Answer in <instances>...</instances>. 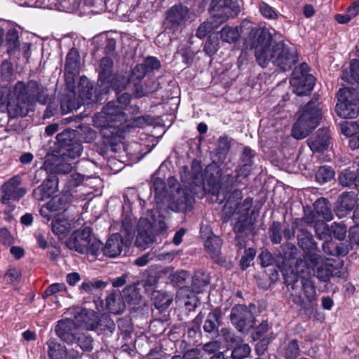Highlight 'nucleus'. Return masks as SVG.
Here are the masks:
<instances>
[{
	"instance_id": "1",
	"label": "nucleus",
	"mask_w": 359,
	"mask_h": 359,
	"mask_svg": "<svg viewBox=\"0 0 359 359\" xmlns=\"http://www.w3.org/2000/svg\"><path fill=\"white\" fill-rule=\"evenodd\" d=\"M98 325V316H74L59 320L55 332L67 344H76L83 351H90L93 339L84 330H93Z\"/></svg>"
},
{
	"instance_id": "2",
	"label": "nucleus",
	"mask_w": 359,
	"mask_h": 359,
	"mask_svg": "<svg viewBox=\"0 0 359 359\" xmlns=\"http://www.w3.org/2000/svg\"><path fill=\"white\" fill-rule=\"evenodd\" d=\"M322 118V104L319 95H314L299 111V116L292 128V136L297 140L309 136L319 126Z\"/></svg>"
},
{
	"instance_id": "3",
	"label": "nucleus",
	"mask_w": 359,
	"mask_h": 359,
	"mask_svg": "<svg viewBox=\"0 0 359 359\" xmlns=\"http://www.w3.org/2000/svg\"><path fill=\"white\" fill-rule=\"evenodd\" d=\"M131 82L129 76L122 72L114 74V62L109 57H104L100 60L98 71V90L107 95L110 90L116 95L124 90Z\"/></svg>"
},
{
	"instance_id": "4",
	"label": "nucleus",
	"mask_w": 359,
	"mask_h": 359,
	"mask_svg": "<svg viewBox=\"0 0 359 359\" xmlns=\"http://www.w3.org/2000/svg\"><path fill=\"white\" fill-rule=\"evenodd\" d=\"M65 244L70 250L95 258L100 254L102 247V243L94 236L90 226H82L74 231Z\"/></svg>"
},
{
	"instance_id": "5",
	"label": "nucleus",
	"mask_w": 359,
	"mask_h": 359,
	"mask_svg": "<svg viewBox=\"0 0 359 359\" xmlns=\"http://www.w3.org/2000/svg\"><path fill=\"white\" fill-rule=\"evenodd\" d=\"M20 27L12 25L6 29L5 33L3 32L1 28V47L5 50L4 53L8 55L9 60H18L20 58V53L21 51L23 57L28 60L31 57V46L32 44L28 42H25L21 44L20 40Z\"/></svg>"
},
{
	"instance_id": "6",
	"label": "nucleus",
	"mask_w": 359,
	"mask_h": 359,
	"mask_svg": "<svg viewBox=\"0 0 359 359\" xmlns=\"http://www.w3.org/2000/svg\"><path fill=\"white\" fill-rule=\"evenodd\" d=\"M83 146L76 138V131L73 129H65L56 136V156L67 161L81 156Z\"/></svg>"
},
{
	"instance_id": "7",
	"label": "nucleus",
	"mask_w": 359,
	"mask_h": 359,
	"mask_svg": "<svg viewBox=\"0 0 359 359\" xmlns=\"http://www.w3.org/2000/svg\"><path fill=\"white\" fill-rule=\"evenodd\" d=\"M6 109L10 118L25 117L32 109L24 81H18L15 84L13 93L8 96Z\"/></svg>"
},
{
	"instance_id": "8",
	"label": "nucleus",
	"mask_w": 359,
	"mask_h": 359,
	"mask_svg": "<svg viewBox=\"0 0 359 359\" xmlns=\"http://www.w3.org/2000/svg\"><path fill=\"white\" fill-rule=\"evenodd\" d=\"M299 55L295 48L289 46L283 41H278L272 46L268 54L267 65L271 61L281 71L291 70L297 64Z\"/></svg>"
},
{
	"instance_id": "9",
	"label": "nucleus",
	"mask_w": 359,
	"mask_h": 359,
	"mask_svg": "<svg viewBox=\"0 0 359 359\" xmlns=\"http://www.w3.org/2000/svg\"><path fill=\"white\" fill-rule=\"evenodd\" d=\"M338 102L335 107L337 115L353 119L359 115V91L353 88H340L337 93Z\"/></svg>"
},
{
	"instance_id": "10",
	"label": "nucleus",
	"mask_w": 359,
	"mask_h": 359,
	"mask_svg": "<svg viewBox=\"0 0 359 359\" xmlns=\"http://www.w3.org/2000/svg\"><path fill=\"white\" fill-rule=\"evenodd\" d=\"M189 10L182 4H175L165 13L162 26L167 34H180L187 20Z\"/></svg>"
},
{
	"instance_id": "11",
	"label": "nucleus",
	"mask_w": 359,
	"mask_h": 359,
	"mask_svg": "<svg viewBox=\"0 0 359 359\" xmlns=\"http://www.w3.org/2000/svg\"><path fill=\"white\" fill-rule=\"evenodd\" d=\"M250 36H252V47L255 49L256 60L262 67L267 66L268 54L271 46L273 36L269 30L266 28L252 29Z\"/></svg>"
},
{
	"instance_id": "12",
	"label": "nucleus",
	"mask_w": 359,
	"mask_h": 359,
	"mask_svg": "<svg viewBox=\"0 0 359 359\" xmlns=\"http://www.w3.org/2000/svg\"><path fill=\"white\" fill-rule=\"evenodd\" d=\"M300 285L302 294L292 292L291 301L301 310H304L306 314H318L313 304L316 301V291L313 283L309 278H302Z\"/></svg>"
},
{
	"instance_id": "13",
	"label": "nucleus",
	"mask_w": 359,
	"mask_h": 359,
	"mask_svg": "<svg viewBox=\"0 0 359 359\" xmlns=\"http://www.w3.org/2000/svg\"><path fill=\"white\" fill-rule=\"evenodd\" d=\"M123 302L126 309L130 313L149 314L153 313L151 304L147 302L140 292V289L134 285L126 286L123 290Z\"/></svg>"
},
{
	"instance_id": "14",
	"label": "nucleus",
	"mask_w": 359,
	"mask_h": 359,
	"mask_svg": "<svg viewBox=\"0 0 359 359\" xmlns=\"http://www.w3.org/2000/svg\"><path fill=\"white\" fill-rule=\"evenodd\" d=\"M209 11L220 22L236 17L241 11L238 3L232 0H212Z\"/></svg>"
},
{
	"instance_id": "15",
	"label": "nucleus",
	"mask_w": 359,
	"mask_h": 359,
	"mask_svg": "<svg viewBox=\"0 0 359 359\" xmlns=\"http://www.w3.org/2000/svg\"><path fill=\"white\" fill-rule=\"evenodd\" d=\"M306 264L313 269L314 275L322 282L329 281L336 269L330 259H325L320 255H309Z\"/></svg>"
},
{
	"instance_id": "16",
	"label": "nucleus",
	"mask_w": 359,
	"mask_h": 359,
	"mask_svg": "<svg viewBox=\"0 0 359 359\" xmlns=\"http://www.w3.org/2000/svg\"><path fill=\"white\" fill-rule=\"evenodd\" d=\"M194 204L195 198L189 189L177 188V194L170 198L168 207L173 212L186 213L194 209Z\"/></svg>"
},
{
	"instance_id": "17",
	"label": "nucleus",
	"mask_w": 359,
	"mask_h": 359,
	"mask_svg": "<svg viewBox=\"0 0 359 359\" xmlns=\"http://www.w3.org/2000/svg\"><path fill=\"white\" fill-rule=\"evenodd\" d=\"M251 217H240L235 222L233 231L235 233L236 246L240 249L246 246L247 238L255 234V224Z\"/></svg>"
},
{
	"instance_id": "18",
	"label": "nucleus",
	"mask_w": 359,
	"mask_h": 359,
	"mask_svg": "<svg viewBox=\"0 0 359 359\" xmlns=\"http://www.w3.org/2000/svg\"><path fill=\"white\" fill-rule=\"evenodd\" d=\"M21 183V177L19 175H14L1 186L2 203H6L10 200L18 201L26 194L27 189L20 187Z\"/></svg>"
},
{
	"instance_id": "19",
	"label": "nucleus",
	"mask_w": 359,
	"mask_h": 359,
	"mask_svg": "<svg viewBox=\"0 0 359 359\" xmlns=\"http://www.w3.org/2000/svg\"><path fill=\"white\" fill-rule=\"evenodd\" d=\"M357 202L355 192H343L336 201L333 210L339 218L346 217L353 212Z\"/></svg>"
},
{
	"instance_id": "20",
	"label": "nucleus",
	"mask_w": 359,
	"mask_h": 359,
	"mask_svg": "<svg viewBox=\"0 0 359 359\" xmlns=\"http://www.w3.org/2000/svg\"><path fill=\"white\" fill-rule=\"evenodd\" d=\"M331 140L329 128H322L309 137L307 143L313 153H322L328 149L331 144Z\"/></svg>"
},
{
	"instance_id": "21",
	"label": "nucleus",
	"mask_w": 359,
	"mask_h": 359,
	"mask_svg": "<svg viewBox=\"0 0 359 359\" xmlns=\"http://www.w3.org/2000/svg\"><path fill=\"white\" fill-rule=\"evenodd\" d=\"M79 95L85 103L90 104L101 102L103 100V97L106 95L98 90V81L94 88L93 84L90 81H86V85H84V81H83L81 79L79 85Z\"/></svg>"
},
{
	"instance_id": "22",
	"label": "nucleus",
	"mask_w": 359,
	"mask_h": 359,
	"mask_svg": "<svg viewBox=\"0 0 359 359\" xmlns=\"http://www.w3.org/2000/svg\"><path fill=\"white\" fill-rule=\"evenodd\" d=\"M300 233L297 235L299 246L304 252V259L307 262L309 255H319L318 243L315 241L313 235L304 229H299Z\"/></svg>"
},
{
	"instance_id": "23",
	"label": "nucleus",
	"mask_w": 359,
	"mask_h": 359,
	"mask_svg": "<svg viewBox=\"0 0 359 359\" xmlns=\"http://www.w3.org/2000/svg\"><path fill=\"white\" fill-rule=\"evenodd\" d=\"M102 114L108 123H118L121 125L126 121V114L122 107H119L114 100L109 101L103 107Z\"/></svg>"
},
{
	"instance_id": "24",
	"label": "nucleus",
	"mask_w": 359,
	"mask_h": 359,
	"mask_svg": "<svg viewBox=\"0 0 359 359\" xmlns=\"http://www.w3.org/2000/svg\"><path fill=\"white\" fill-rule=\"evenodd\" d=\"M27 95L29 98L32 107L33 108L36 102L41 104L47 103L48 95L43 93L40 84L36 80H29L25 82Z\"/></svg>"
},
{
	"instance_id": "25",
	"label": "nucleus",
	"mask_w": 359,
	"mask_h": 359,
	"mask_svg": "<svg viewBox=\"0 0 359 359\" xmlns=\"http://www.w3.org/2000/svg\"><path fill=\"white\" fill-rule=\"evenodd\" d=\"M125 310L123 294L114 291L106 297L102 314H122Z\"/></svg>"
},
{
	"instance_id": "26",
	"label": "nucleus",
	"mask_w": 359,
	"mask_h": 359,
	"mask_svg": "<svg viewBox=\"0 0 359 359\" xmlns=\"http://www.w3.org/2000/svg\"><path fill=\"white\" fill-rule=\"evenodd\" d=\"M316 78L313 76L306 77L294 76L291 77L290 82L294 88V93L299 96H304L310 94L313 89Z\"/></svg>"
},
{
	"instance_id": "27",
	"label": "nucleus",
	"mask_w": 359,
	"mask_h": 359,
	"mask_svg": "<svg viewBox=\"0 0 359 359\" xmlns=\"http://www.w3.org/2000/svg\"><path fill=\"white\" fill-rule=\"evenodd\" d=\"M123 243V238L121 233H113L107 241L105 245H102L101 251L107 257H116L121 253Z\"/></svg>"
},
{
	"instance_id": "28",
	"label": "nucleus",
	"mask_w": 359,
	"mask_h": 359,
	"mask_svg": "<svg viewBox=\"0 0 359 359\" xmlns=\"http://www.w3.org/2000/svg\"><path fill=\"white\" fill-rule=\"evenodd\" d=\"M255 156V153L249 147H245L243 149L241 156L242 164L236 169L235 178L240 177L245 178L250 175L254 165L253 158Z\"/></svg>"
},
{
	"instance_id": "29",
	"label": "nucleus",
	"mask_w": 359,
	"mask_h": 359,
	"mask_svg": "<svg viewBox=\"0 0 359 359\" xmlns=\"http://www.w3.org/2000/svg\"><path fill=\"white\" fill-rule=\"evenodd\" d=\"M58 182V177L56 175H48L41 186H39L36 190H34L35 194L37 191H39L40 196L38 199L43 201L52 197L57 190Z\"/></svg>"
},
{
	"instance_id": "30",
	"label": "nucleus",
	"mask_w": 359,
	"mask_h": 359,
	"mask_svg": "<svg viewBox=\"0 0 359 359\" xmlns=\"http://www.w3.org/2000/svg\"><path fill=\"white\" fill-rule=\"evenodd\" d=\"M236 181L235 177L231 175H226L222 179V170L219 168L215 169V175L214 173L209 174L208 172L207 175L208 184L212 189L217 191L221 188L222 184L225 186L226 189L231 188Z\"/></svg>"
},
{
	"instance_id": "31",
	"label": "nucleus",
	"mask_w": 359,
	"mask_h": 359,
	"mask_svg": "<svg viewBox=\"0 0 359 359\" xmlns=\"http://www.w3.org/2000/svg\"><path fill=\"white\" fill-rule=\"evenodd\" d=\"M323 252L335 257H345L350 251V245L344 243H336L332 240H326L322 243Z\"/></svg>"
},
{
	"instance_id": "32",
	"label": "nucleus",
	"mask_w": 359,
	"mask_h": 359,
	"mask_svg": "<svg viewBox=\"0 0 359 359\" xmlns=\"http://www.w3.org/2000/svg\"><path fill=\"white\" fill-rule=\"evenodd\" d=\"M358 168H359V165H352L351 166L341 170L338 176L339 184L344 187L355 189L356 177L358 172Z\"/></svg>"
},
{
	"instance_id": "33",
	"label": "nucleus",
	"mask_w": 359,
	"mask_h": 359,
	"mask_svg": "<svg viewBox=\"0 0 359 359\" xmlns=\"http://www.w3.org/2000/svg\"><path fill=\"white\" fill-rule=\"evenodd\" d=\"M189 274L186 271H177L170 276V282L172 285L178 287L177 295H184L186 292H189V287L187 285Z\"/></svg>"
},
{
	"instance_id": "34",
	"label": "nucleus",
	"mask_w": 359,
	"mask_h": 359,
	"mask_svg": "<svg viewBox=\"0 0 359 359\" xmlns=\"http://www.w3.org/2000/svg\"><path fill=\"white\" fill-rule=\"evenodd\" d=\"M314 210L322 220L331 221L333 219L332 206L330 201L325 198H320L313 203Z\"/></svg>"
},
{
	"instance_id": "35",
	"label": "nucleus",
	"mask_w": 359,
	"mask_h": 359,
	"mask_svg": "<svg viewBox=\"0 0 359 359\" xmlns=\"http://www.w3.org/2000/svg\"><path fill=\"white\" fill-rule=\"evenodd\" d=\"M210 276L204 271H197L191 280V290L194 294L202 293L210 284Z\"/></svg>"
},
{
	"instance_id": "36",
	"label": "nucleus",
	"mask_w": 359,
	"mask_h": 359,
	"mask_svg": "<svg viewBox=\"0 0 359 359\" xmlns=\"http://www.w3.org/2000/svg\"><path fill=\"white\" fill-rule=\"evenodd\" d=\"M50 198L46 204V209L51 212L66 210L71 201L70 195L66 194L55 195Z\"/></svg>"
},
{
	"instance_id": "37",
	"label": "nucleus",
	"mask_w": 359,
	"mask_h": 359,
	"mask_svg": "<svg viewBox=\"0 0 359 359\" xmlns=\"http://www.w3.org/2000/svg\"><path fill=\"white\" fill-rule=\"evenodd\" d=\"M51 229L53 233L57 236L59 238H63L69 233L71 224L67 219L57 216L52 220Z\"/></svg>"
},
{
	"instance_id": "38",
	"label": "nucleus",
	"mask_w": 359,
	"mask_h": 359,
	"mask_svg": "<svg viewBox=\"0 0 359 359\" xmlns=\"http://www.w3.org/2000/svg\"><path fill=\"white\" fill-rule=\"evenodd\" d=\"M278 267L280 269L284 279V283L287 286V290L294 291L299 287V283L301 284V280L303 278L299 277L297 273L294 272L291 266H290L288 269H280L279 266H278Z\"/></svg>"
},
{
	"instance_id": "39",
	"label": "nucleus",
	"mask_w": 359,
	"mask_h": 359,
	"mask_svg": "<svg viewBox=\"0 0 359 359\" xmlns=\"http://www.w3.org/2000/svg\"><path fill=\"white\" fill-rule=\"evenodd\" d=\"M177 303L180 306H184L186 311L192 312L195 311L198 305L201 304L198 297L189 290V292H186L184 295L177 296Z\"/></svg>"
},
{
	"instance_id": "40",
	"label": "nucleus",
	"mask_w": 359,
	"mask_h": 359,
	"mask_svg": "<svg viewBox=\"0 0 359 359\" xmlns=\"http://www.w3.org/2000/svg\"><path fill=\"white\" fill-rule=\"evenodd\" d=\"M173 296L169 292L156 291L154 294V303L155 308L159 312L165 311L172 303Z\"/></svg>"
},
{
	"instance_id": "41",
	"label": "nucleus",
	"mask_w": 359,
	"mask_h": 359,
	"mask_svg": "<svg viewBox=\"0 0 359 359\" xmlns=\"http://www.w3.org/2000/svg\"><path fill=\"white\" fill-rule=\"evenodd\" d=\"M231 321L242 332L249 331L255 325L254 316H231Z\"/></svg>"
},
{
	"instance_id": "42",
	"label": "nucleus",
	"mask_w": 359,
	"mask_h": 359,
	"mask_svg": "<svg viewBox=\"0 0 359 359\" xmlns=\"http://www.w3.org/2000/svg\"><path fill=\"white\" fill-rule=\"evenodd\" d=\"M48 353L51 359H68L67 349L65 346L50 339L47 341Z\"/></svg>"
},
{
	"instance_id": "43",
	"label": "nucleus",
	"mask_w": 359,
	"mask_h": 359,
	"mask_svg": "<svg viewBox=\"0 0 359 359\" xmlns=\"http://www.w3.org/2000/svg\"><path fill=\"white\" fill-rule=\"evenodd\" d=\"M79 53L76 48H72L68 52L65 64V71L68 74H74L79 64Z\"/></svg>"
},
{
	"instance_id": "44",
	"label": "nucleus",
	"mask_w": 359,
	"mask_h": 359,
	"mask_svg": "<svg viewBox=\"0 0 359 359\" xmlns=\"http://www.w3.org/2000/svg\"><path fill=\"white\" fill-rule=\"evenodd\" d=\"M210 234L205 240L204 246L207 252L214 257L220 252L222 239L219 236H215L212 231H210Z\"/></svg>"
},
{
	"instance_id": "45",
	"label": "nucleus",
	"mask_w": 359,
	"mask_h": 359,
	"mask_svg": "<svg viewBox=\"0 0 359 359\" xmlns=\"http://www.w3.org/2000/svg\"><path fill=\"white\" fill-rule=\"evenodd\" d=\"M151 191L154 192L156 200L163 201L167 196V187L164 180L154 177L152 180Z\"/></svg>"
},
{
	"instance_id": "46",
	"label": "nucleus",
	"mask_w": 359,
	"mask_h": 359,
	"mask_svg": "<svg viewBox=\"0 0 359 359\" xmlns=\"http://www.w3.org/2000/svg\"><path fill=\"white\" fill-rule=\"evenodd\" d=\"M341 78L348 83H359V60H351L349 72L344 71Z\"/></svg>"
},
{
	"instance_id": "47",
	"label": "nucleus",
	"mask_w": 359,
	"mask_h": 359,
	"mask_svg": "<svg viewBox=\"0 0 359 359\" xmlns=\"http://www.w3.org/2000/svg\"><path fill=\"white\" fill-rule=\"evenodd\" d=\"M281 255L285 264L291 266L294 262L297 263V261H295V259L296 256L297 255L298 250L294 245L291 243H286L285 245L281 246Z\"/></svg>"
},
{
	"instance_id": "48",
	"label": "nucleus",
	"mask_w": 359,
	"mask_h": 359,
	"mask_svg": "<svg viewBox=\"0 0 359 359\" xmlns=\"http://www.w3.org/2000/svg\"><path fill=\"white\" fill-rule=\"evenodd\" d=\"M335 172L330 165L320 166L316 173V180L320 184H325L334 177Z\"/></svg>"
},
{
	"instance_id": "49",
	"label": "nucleus",
	"mask_w": 359,
	"mask_h": 359,
	"mask_svg": "<svg viewBox=\"0 0 359 359\" xmlns=\"http://www.w3.org/2000/svg\"><path fill=\"white\" fill-rule=\"evenodd\" d=\"M221 39L229 43L236 42L240 38V34L237 27L224 26L220 31Z\"/></svg>"
},
{
	"instance_id": "50",
	"label": "nucleus",
	"mask_w": 359,
	"mask_h": 359,
	"mask_svg": "<svg viewBox=\"0 0 359 359\" xmlns=\"http://www.w3.org/2000/svg\"><path fill=\"white\" fill-rule=\"evenodd\" d=\"M269 234L271 242L274 244H280L283 240V226L279 221H273L269 228Z\"/></svg>"
},
{
	"instance_id": "51",
	"label": "nucleus",
	"mask_w": 359,
	"mask_h": 359,
	"mask_svg": "<svg viewBox=\"0 0 359 359\" xmlns=\"http://www.w3.org/2000/svg\"><path fill=\"white\" fill-rule=\"evenodd\" d=\"M253 203V198L250 196L247 197L243 203L236 202L235 205L237 208V214L241 217H251L254 215L255 210H251Z\"/></svg>"
},
{
	"instance_id": "52",
	"label": "nucleus",
	"mask_w": 359,
	"mask_h": 359,
	"mask_svg": "<svg viewBox=\"0 0 359 359\" xmlns=\"http://www.w3.org/2000/svg\"><path fill=\"white\" fill-rule=\"evenodd\" d=\"M330 237L334 238L340 241H344L347 233V226L344 222H333L330 227Z\"/></svg>"
},
{
	"instance_id": "53",
	"label": "nucleus",
	"mask_w": 359,
	"mask_h": 359,
	"mask_svg": "<svg viewBox=\"0 0 359 359\" xmlns=\"http://www.w3.org/2000/svg\"><path fill=\"white\" fill-rule=\"evenodd\" d=\"M219 48V40L217 36L209 35L204 43L203 51L209 56L215 55Z\"/></svg>"
},
{
	"instance_id": "54",
	"label": "nucleus",
	"mask_w": 359,
	"mask_h": 359,
	"mask_svg": "<svg viewBox=\"0 0 359 359\" xmlns=\"http://www.w3.org/2000/svg\"><path fill=\"white\" fill-rule=\"evenodd\" d=\"M11 60H4L1 62V82L9 83L14 79V68Z\"/></svg>"
},
{
	"instance_id": "55",
	"label": "nucleus",
	"mask_w": 359,
	"mask_h": 359,
	"mask_svg": "<svg viewBox=\"0 0 359 359\" xmlns=\"http://www.w3.org/2000/svg\"><path fill=\"white\" fill-rule=\"evenodd\" d=\"M147 74L143 67L142 64L138 63L132 69L131 73L128 75L129 76L131 82L134 86H136L142 81Z\"/></svg>"
},
{
	"instance_id": "56",
	"label": "nucleus",
	"mask_w": 359,
	"mask_h": 359,
	"mask_svg": "<svg viewBox=\"0 0 359 359\" xmlns=\"http://www.w3.org/2000/svg\"><path fill=\"white\" fill-rule=\"evenodd\" d=\"M231 144L227 136L219 137L216 149V155L219 159H224L230 149Z\"/></svg>"
},
{
	"instance_id": "57",
	"label": "nucleus",
	"mask_w": 359,
	"mask_h": 359,
	"mask_svg": "<svg viewBox=\"0 0 359 359\" xmlns=\"http://www.w3.org/2000/svg\"><path fill=\"white\" fill-rule=\"evenodd\" d=\"M325 220H320L315 224L314 229L318 238L320 240H327L330 237V230L327 224L325 223Z\"/></svg>"
},
{
	"instance_id": "58",
	"label": "nucleus",
	"mask_w": 359,
	"mask_h": 359,
	"mask_svg": "<svg viewBox=\"0 0 359 359\" xmlns=\"http://www.w3.org/2000/svg\"><path fill=\"white\" fill-rule=\"evenodd\" d=\"M320 220L315 210H310L308 212H304V215L302 218H296L295 224H299L301 227L303 223H306L309 226H314L316 222Z\"/></svg>"
},
{
	"instance_id": "59",
	"label": "nucleus",
	"mask_w": 359,
	"mask_h": 359,
	"mask_svg": "<svg viewBox=\"0 0 359 359\" xmlns=\"http://www.w3.org/2000/svg\"><path fill=\"white\" fill-rule=\"evenodd\" d=\"M257 251L253 248H249L245 250L244 255L241 257L239 266L241 270H246L250 266L251 262L255 259Z\"/></svg>"
},
{
	"instance_id": "60",
	"label": "nucleus",
	"mask_w": 359,
	"mask_h": 359,
	"mask_svg": "<svg viewBox=\"0 0 359 359\" xmlns=\"http://www.w3.org/2000/svg\"><path fill=\"white\" fill-rule=\"evenodd\" d=\"M142 64L147 74L158 70L161 67L160 60L154 56H147Z\"/></svg>"
},
{
	"instance_id": "61",
	"label": "nucleus",
	"mask_w": 359,
	"mask_h": 359,
	"mask_svg": "<svg viewBox=\"0 0 359 359\" xmlns=\"http://www.w3.org/2000/svg\"><path fill=\"white\" fill-rule=\"evenodd\" d=\"M341 132L346 137H352L359 130V125L355 121H344L340 126Z\"/></svg>"
},
{
	"instance_id": "62",
	"label": "nucleus",
	"mask_w": 359,
	"mask_h": 359,
	"mask_svg": "<svg viewBox=\"0 0 359 359\" xmlns=\"http://www.w3.org/2000/svg\"><path fill=\"white\" fill-rule=\"evenodd\" d=\"M250 348L248 344H238L233 348L231 352V357L233 359H243L250 355Z\"/></svg>"
},
{
	"instance_id": "63",
	"label": "nucleus",
	"mask_w": 359,
	"mask_h": 359,
	"mask_svg": "<svg viewBox=\"0 0 359 359\" xmlns=\"http://www.w3.org/2000/svg\"><path fill=\"white\" fill-rule=\"evenodd\" d=\"M259 10L262 15L266 19L275 20L278 18V14L275 9L264 1L259 3Z\"/></svg>"
},
{
	"instance_id": "64",
	"label": "nucleus",
	"mask_w": 359,
	"mask_h": 359,
	"mask_svg": "<svg viewBox=\"0 0 359 359\" xmlns=\"http://www.w3.org/2000/svg\"><path fill=\"white\" fill-rule=\"evenodd\" d=\"M299 354V348L297 340H292L285 347L286 359H295Z\"/></svg>"
}]
</instances>
